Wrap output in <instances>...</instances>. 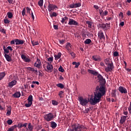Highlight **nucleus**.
Instances as JSON below:
<instances>
[{
    "label": "nucleus",
    "instance_id": "obj_1",
    "mask_svg": "<svg viewBox=\"0 0 131 131\" xmlns=\"http://www.w3.org/2000/svg\"><path fill=\"white\" fill-rule=\"evenodd\" d=\"M88 72L89 73H91V74H94V76H97L100 83L102 85V86H96L94 91V98H90L91 104H92L93 105H95V104L99 103L102 96H103L106 94L105 88L103 86V84L106 83V80L97 71L88 70Z\"/></svg>",
    "mask_w": 131,
    "mask_h": 131
},
{
    "label": "nucleus",
    "instance_id": "obj_2",
    "mask_svg": "<svg viewBox=\"0 0 131 131\" xmlns=\"http://www.w3.org/2000/svg\"><path fill=\"white\" fill-rule=\"evenodd\" d=\"M87 127L83 125H80L79 123H75L73 125L72 129H68V131H86Z\"/></svg>",
    "mask_w": 131,
    "mask_h": 131
},
{
    "label": "nucleus",
    "instance_id": "obj_3",
    "mask_svg": "<svg viewBox=\"0 0 131 131\" xmlns=\"http://www.w3.org/2000/svg\"><path fill=\"white\" fill-rule=\"evenodd\" d=\"M97 27L98 28L103 29V31H107L108 29H110L111 28V23H104L102 24L99 23L97 24Z\"/></svg>",
    "mask_w": 131,
    "mask_h": 131
},
{
    "label": "nucleus",
    "instance_id": "obj_4",
    "mask_svg": "<svg viewBox=\"0 0 131 131\" xmlns=\"http://www.w3.org/2000/svg\"><path fill=\"white\" fill-rule=\"evenodd\" d=\"M78 99L81 105H87L89 101L91 103V99H87L86 98H83L82 96H79Z\"/></svg>",
    "mask_w": 131,
    "mask_h": 131
},
{
    "label": "nucleus",
    "instance_id": "obj_5",
    "mask_svg": "<svg viewBox=\"0 0 131 131\" xmlns=\"http://www.w3.org/2000/svg\"><path fill=\"white\" fill-rule=\"evenodd\" d=\"M114 68V66L113 63V61L111 60V59L109 58V63L108 67H106V68H105V72H112L113 71V69Z\"/></svg>",
    "mask_w": 131,
    "mask_h": 131
},
{
    "label": "nucleus",
    "instance_id": "obj_6",
    "mask_svg": "<svg viewBox=\"0 0 131 131\" xmlns=\"http://www.w3.org/2000/svg\"><path fill=\"white\" fill-rule=\"evenodd\" d=\"M43 117L46 121H52L54 119V115L53 113H48L47 115H45Z\"/></svg>",
    "mask_w": 131,
    "mask_h": 131
},
{
    "label": "nucleus",
    "instance_id": "obj_7",
    "mask_svg": "<svg viewBox=\"0 0 131 131\" xmlns=\"http://www.w3.org/2000/svg\"><path fill=\"white\" fill-rule=\"evenodd\" d=\"M33 100V97L32 95H30L28 98V103H26L25 104V107H27V108H28L32 105V101Z\"/></svg>",
    "mask_w": 131,
    "mask_h": 131
},
{
    "label": "nucleus",
    "instance_id": "obj_8",
    "mask_svg": "<svg viewBox=\"0 0 131 131\" xmlns=\"http://www.w3.org/2000/svg\"><path fill=\"white\" fill-rule=\"evenodd\" d=\"M118 90L120 93L122 94H127V90L126 88H124V86H119Z\"/></svg>",
    "mask_w": 131,
    "mask_h": 131
},
{
    "label": "nucleus",
    "instance_id": "obj_9",
    "mask_svg": "<svg viewBox=\"0 0 131 131\" xmlns=\"http://www.w3.org/2000/svg\"><path fill=\"white\" fill-rule=\"evenodd\" d=\"M42 64L40 59L37 58L36 61H35V63H34V67H36V68H40Z\"/></svg>",
    "mask_w": 131,
    "mask_h": 131
},
{
    "label": "nucleus",
    "instance_id": "obj_10",
    "mask_svg": "<svg viewBox=\"0 0 131 131\" xmlns=\"http://www.w3.org/2000/svg\"><path fill=\"white\" fill-rule=\"evenodd\" d=\"M69 26H78V21L74 20V19H69Z\"/></svg>",
    "mask_w": 131,
    "mask_h": 131
},
{
    "label": "nucleus",
    "instance_id": "obj_11",
    "mask_svg": "<svg viewBox=\"0 0 131 131\" xmlns=\"http://www.w3.org/2000/svg\"><path fill=\"white\" fill-rule=\"evenodd\" d=\"M98 36L100 39H105V38L103 31H99L98 33Z\"/></svg>",
    "mask_w": 131,
    "mask_h": 131
},
{
    "label": "nucleus",
    "instance_id": "obj_12",
    "mask_svg": "<svg viewBox=\"0 0 131 131\" xmlns=\"http://www.w3.org/2000/svg\"><path fill=\"white\" fill-rule=\"evenodd\" d=\"M56 7H57L56 5H53V4H49V5L48 6V9L49 12H51L52 11V10H54Z\"/></svg>",
    "mask_w": 131,
    "mask_h": 131
},
{
    "label": "nucleus",
    "instance_id": "obj_13",
    "mask_svg": "<svg viewBox=\"0 0 131 131\" xmlns=\"http://www.w3.org/2000/svg\"><path fill=\"white\" fill-rule=\"evenodd\" d=\"M80 6H81L80 2H77V4H71L70 5V7H71V9H74L75 7H80Z\"/></svg>",
    "mask_w": 131,
    "mask_h": 131
},
{
    "label": "nucleus",
    "instance_id": "obj_14",
    "mask_svg": "<svg viewBox=\"0 0 131 131\" xmlns=\"http://www.w3.org/2000/svg\"><path fill=\"white\" fill-rule=\"evenodd\" d=\"M92 59L96 61H101V60H102V58H101V56L99 55H93L92 56Z\"/></svg>",
    "mask_w": 131,
    "mask_h": 131
},
{
    "label": "nucleus",
    "instance_id": "obj_15",
    "mask_svg": "<svg viewBox=\"0 0 131 131\" xmlns=\"http://www.w3.org/2000/svg\"><path fill=\"white\" fill-rule=\"evenodd\" d=\"M47 71L48 72H52L53 70V66L51 63H48L47 66Z\"/></svg>",
    "mask_w": 131,
    "mask_h": 131
},
{
    "label": "nucleus",
    "instance_id": "obj_16",
    "mask_svg": "<svg viewBox=\"0 0 131 131\" xmlns=\"http://www.w3.org/2000/svg\"><path fill=\"white\" fill-rule=\"evenodd\" d=\"M16 84H17V80H13L9 83L8 86L11 89V88H13V86H14V85H16Z\"/></svg>",
    "mask_w": 131,
    "mask_h": 131
},
{
    "label": "nucleus",
    "instance_id": "obj_17",
    "mask_svg": "<svg viewBox=\"0 0 131 131\" xmlns=\"http://www.w3.org/2000/svg\"><path fill=\"white\" fill-rule=\"evenodd\" d=\"M24 43V40L22 39H15V45L19 46V45H23Z\"/></svg>",
    "mask_w": 131,
    "mask_h": 131
},
{
    "label": "nucleus",
    "instance_id": "obj_18",
    "mask_svg": "<svg viewBox=\"0 0 131 131\" xmlns=\"http://www.w3.org/2000/svg\"><path fill=\"white\" fill-rule=\"evenodd\" d=\"M12 96L14 97V98H16V99H18L21 97V93L20 92H17L13 94Z\"/></svg>",
    "mask_w": 131,
    "mask_h": 131
},
{
    "label": "nucleus",
    "instance_id": "obj_19",
    "mask_svg": "<svg viewBox=\"0 0 131 131\" xmlns=\"http://www.w3.org/2000/svg\"><path fill=\"white\" fill-rule=\"evenodd\" d=\"M27 9V14H28L29 15H31V17L32 18V19H33V12L31 11V9L29 7H27L26 8ZM32 11L31 14L30 13V12Z\"/></svg>",
    "mask_w": 131,
    "mask_h": 131
},
{
    "label": "nucleus",
    "instance_id": "obj_20",
    "mask_svg": "<svg viewBox=\"0 0 131 131\" xmlns=\"http://www.w3.org/2000/svg\"><path fill=\"white\" fill-rule=\"evenodd\" d=\"M126 120V116H122V117H121V119L120 120V123H124V122H125Z\"/></svg>",
    "mask_w": 131,
    "mask_h": 131
},
{
    "label": "nucleus",
    "instance_id": "obj_21",
    "mask_svg": "<svg viewBox=\"0 0 131 131\" xmlns=\"http://www.w3.org/2000/svg\"><path fill=\"white\" fill-rule=\"evenodd\" d=\"M27 123H25V124H23V123H19L18 124V125H16V127L18 126V127H19V128H21V127H26V126H27Z\"/></svg>",
    "mask_w": 131,
    "mask_h": 131
},
{
    "label": "nucleus",
    "instance_id": "obj_22",
    "mask_svg": "<svg viewBox=\"0 0 131 131\" xmlns=\"http://www.w3.org/2000/svg\"><path fill=\"white\" fill-rule=\"evenodd\" d=\"M5 57L8 62H11L12 61V57L9 55V54H5Z\"/></svg>",
    "mask_w": 131,
    "mask_h": 131
},
{
    "label": "nucleus",
    "instance_id": "obj_23",
    "mask_svg": "<svg viewBox=\"0 0 131 131\" xmlns=\"http://www.w3.org/2000/svg\"><path fill=\"white\" fill-rule=\"evenodd\" d=\"M8 110H7L6 115L7 116H10V115H11V112L12 111V107H11V106H9L8 107Z\"/></svg>",
    "mask_w": 131,
    "mask_h": 131
},
{
    "label": "nucleus",
    "instance_id": "obj_24",
    "mask_svg": "<svg viewBox=\"0 0 131 131\" xmlns=\"http://www.w3.org/2000/svg\"><path fill=\"white\" fill-rule=\"evenodd\" d=\"M3 50L4 51L5 55H8V54H9V53H10V51L8 49V48H6V46H3Z\"/></svg>",
    "mask_w": 131,
    "mask_h": 131
},
{
    "label": "nucleus",
    "instance_id": "obj_25",
    "mask_svg": "<svg viewBox=\"0 0 131 131\" xmlns=\"http://www.w3.org/2000/svg\"><path fill=\"white\" fill-rule=\"evenodd\" d=\"M61 53H58V54H55V55H54L55 60H58V59H60V58H61Z\"/></svg>",
    "mask_w": 131,
    "mask_h": 131
},
{
    "label": "nucleus",
    "instance_id": "obj_26",
    "mask_svg": "<svg viewBox=\"0 0 131 131\" xmlns=\"http://www.w3.org/2000/svg\"><path fill=\"white\" fill-rule=\"evenodd\" d=\"M71 48V43H70V42H67V45L66 46V49H67V50H68V51H70Z\"/></svg>",
    "mask_w": 131,
    "mask_h": 131
},
{
    "label": "nucleus",
    "instance_id": "obj_27",
    "mask_svg": "<svg viewBox=\"0 0 131 131\" xmlns=\"http://www.w3.org/2000/svg\"><path fill=\"white\" fill-rule=\"evenodd\" d=\"M111 96L113 97V98H117L116 90L112 91Z\"/></svg>",
    "mask_w": 131,
    "mask_h": 131
},
{
    "label": "nucleus",
    "instance_id": "obj_28",
    "mask_svg": "<svg viewBox=\"0 0 131 131\" xmlns=\"http://www.w3.org/2000/svg\"><path fill=\"white\" fill-rule=\"evenodd\" d=\"M51 127L52 128H56L57 127V123L54 121H51Z\"/></svg>",
    "mask_w": 131,
    "mask_h": 131
},
{
    "label": "nucleus",
    "instance_id": "obj_29",
    "mask_svg": "<svg viewBox=\"0 0 131 131\" xmlns=\"http://www.w3.org/2000/svg\"><path fill=\"white\" fill-rule=\"evenodd\" d=\"M7 15L8 18H9V19H12V18H13V13L11 12H7Z\"/></svg>",
    "mask_w": 131,
    "mask_h": 131
},
{
    "label": "nucleus",
    "instance_id": "obj_30",
    "mask_svg": "<svg viewBox=\"0 0 131 131\" xmlns=\"http://www.w3.org/2000/svg\"><path fill=\"white\" fill-rule=\"evenodd\" d=\"M6 76V73L5 72L0 73V80H2Z\"/></svg>",
    "mask_w": 131,
    "mask_h": 131
},
{
    "label": "nucleus",
    "instance_id": "obj_31",
    "mask_svg": "<svg viewBox=\"0 0 131 131\" xmlns=\"http://www.w3.org/2000/svg\"><path fill=\"white\" fill-rule=\"evenodd\" d=\"M28 127L29 131H32V130L33 129V126L31 125V123H29L28 124Z\"/></svg>",
    "mask_w": 131,
    "mask_h": 131
},
{
    "label": "nucleus",
    "instance_id": "obj_32",
    "mask_svg": "<svg viewBox=\"0 0 131 131\" xmlns=\"http://www.w3.org/2000/svg\"><path fill=\"white\" fill-rule=\"evenodd\" d=\"M17 127V125H14L12 127H10L7 131H14V129Z\"/></svg>",
    "mask_w": 131,
    "mask_h": 131
},
{
    "label": "nucleus",
    "instance_id": "obj_33",
    "mask_svg": "<svg viewBox=\"0 0 131 131\" xmlns=\"http://www.w3.org/2000/svg\"><path fill=\"white\" fill-rule=\"evenodd\" d=\"M87 34L88 33H87V32L86 31H83V32H82L81 33V35L82 36L83 38H86Z\"/></svg>",
    "mask_w": 131,
    "mask_h": 131
},
{
    "label": "nucleus",
    "instance_id": "obj_34",
    "mask_svg": "<svg viewBox=\"0 0 131 131\" xmlns=\"http://www.w3.org/2000/svg\"><path fill=\"white\" fill-rule=\"evenodd\" d=\"M104 61L106 66H107L108 67L110 63V58H106V59H104Z\"/></svg>",
    "mask_w": 131,
    "mask_h": 131
},
{
    "label": "nucleus",
    "instance_id": "obj_35",
    "mask_svg": "<svg viewBox=\"0 0 131 131\" xmlns=\"http://www.w3.org/2000/svg\"><path fill=\"white\" fill-rule=\"evenodd\" d=\"M92 42V40H91V38H87L85 41H84V43L85 44H89L91 43Z\"/></svg>",
    "mask_w": 131,
    "mask_h": 131
},
{
    "label": "nucleus",
    "instance_id": "obj_36",
    "mask_svg": "<svg viewBox=\"0 0 131 131\" xmlns=\"http://www.w3.org/2000/svg\"><path fill=\"white\" fill-rule=\"evenodd\" d=\"M57 86L60 89H64V85H63V83H57Z\"/></svg>",
    "mask_w": 131,
    "mask_h": 131
},
{
    "label": "nucleus",
    "instance_id": "obj_37",
    "mask_svg": "<svg viewBox=\"0 0 131 131\" xmlns=\"http://www.w3.org/2000/svg\"><path fill=\"white\" fill-rule=\"evenodd\" d=\"M52 103L53 105H58V101H57V100H52Z\"/></svg>",
    "mask_w": 131,
    "mask_h": 131
},
{
    "label": "nucleus",
    "instance_id": "obj_38",
    "mask_svg": "<svg viewBox=\"0 0 131 131\" xmlns=\"http://www.w3.org/2000/svg\"><path fill=\"white\" fill-rule=\"evenodd\" d=\"M43 0H39L38 2L39 6H43Z\"/></svg>",
    "mask_w": 131,
    "mask_h": 131
},
{
    "label": "nucleus",
    "instance_id": "obj_39",
    "mask_svg": "<svg viewBox=\"0 0 131 131\" xmlns=\"http://www.w3.org/2000/svg\"><path fill=\"white\" fill-rule=\"evenodd\" d=\"M7 123L9 124V125H11L12 123H13V120L12 119H9L7 120Z\"/></svg>",
    "mask_w": 131,
    "mask_h": 131
},
{
    "label": "nucleus",
    "instance_id": "obj_40",
    "mask_svg": "<svg viewBox=\"0 0 131 131\" xmlns=\"http://www.w3.org/2000/svg\"><path fill=\"white\" fill-rule=\"evenodd\" d=\"M67 19H68L67 16H64V18H62L61 19V23H64V22L67 20Z\"/></svg>",
    "mask_w": 131,
    "mask_h": 131
},
{
    "label": "nucleus",
    "instance_id": "obj_41",
    "mask_svg": "<svg viewBox=\"0 0 131 131\" xmlns=\"http://www.w3.org/2000/svg\"><path fill=\"white\" fill-rule=\"evenodd\" d=\"M63 93L64 91H59L58 95L59 96H60V98H63V96H62V94H63Z\"/></svg>",
    "mask_w": 131,
    "mask_h": 131
},
{
    "label": "nucleus",
    "instance_id": "obj_42",
    "mask_svg": "<svg viewBox=\"0 0 131 131\" xmlns=\"http://www.w3.org/2000/svg\"><path fill=\"white\" fill-rule=\"evenodd\" d=\"M21 14L23 15V16H25V15L26 14V10L25 9V8H24L22 12H21Z\"/></svg>",
    "mask_w": 131,
    "mask_h": 131
},
{
    "label": "nucleus",
    "instance_id": "obj_43",
    "mask_svg": "<svg viewBox=\"0 0 131 131\" xmlns=\"http://www.w3.org/2000/svg\"><path fill=\"white\" fill-rule=\"evenodd\" d=\"M4 23L5 24H9V23H10V20H9L8 19H4Z\"/></svg>",
    "mask_w": 131,
    "mask_h": 131
},
{
    "label": "nucleus",
    "instance_id": "obj_44",
    "mask_svg": "<svg viewBox=\"0 0 131 131\" xmlns=\"http://www.w3.org/2000/svg\"><path fill=\"white\" fill-rule=\"evenodd\" d=\"M59 72H64V68H63V67H62L61 66H60L59 68Z\"/></svg>",
    "mask_w": 131,
    "mask_h": 131
},
{
    "label": "nucleus",
    "instance_id": "obj_45",
    "mask_svg": "<svg viewBox=\"0 0 131 131\" xmlns=\"http://www.w3.org/2000/svg\"><path fill=\"white\" fill-rule=\"evenodd\" d=\"M48 61H50V62H51L50 63H51L52 61H53V56H50V58H48Z\"/></svg>",
    "mask_w": 131,
    "mask_h": 131
},
{
    "label": "nucleus",
    "instance_id": "obj_46",
    "mask_svg": "<svg viewBox=\"0 0 131 131\" xmlns=\"http://www.w3.org/2000/svg\"><path fill=\"white\" fill-rule=\"evenodd\" d=\"M86 24H88L89 27H92V21H90V20L86 21Z\"/></svg>",
    "mask_w": 131,
    "mask_h": 131
},
{
    "label": "nucleus",
    "instance_id": "obj_47",
    "mask_svg": "<svg viewBox=\"0 0 131 131\" xmlns=\"http://www.w3.org/2000/svg\"><path fill=\"white\" fill-rule=\"evenodd\" d=\"M114 56H118L119 53L118 51H114L113 53Z\"/></svg>",
    "mask_w": 131,
    "mask_h": 131
},
{
    "label": "nucleus",
    "instance_id": "obj_48",
    "mask_svg": "<svg viewBox=\"0 0 131 131\" xmlns=\"http://www.w3.org/2000/svg\"><path fill=\"white\" fill-rule=\"evenodd\" d=\"M43 76V73L42 71H39L38 73V76L39 77H42Z\"/></svg>",
    "mask_w": 131,
    "mask_h": 131
},
{
    "label": "nucleus",
    "instance_id": "obj_49",
    "mask_svg": "<svg viewBox=\"0 0 131 131\" xmlns=\"http://www.w3.org/2000/svg\"><path fill=\"white\" fill-rule=\"evenodd\" d=\"M23 60L24 61V62H30V59H29L28 58L26 57L24 59H23Z\"/></svg>",
    "mask_w": 131,
    "mask_h": 131
},
{
    "label": "nucleus",
    "instance_id": "obj_50",
    "mask_svg": "<svg viewBox=\"0 0 131 131\" xmlns=\"http://www.w3.org/2000/svg\"><path fill=\"white\" fill-rule=\"evenodd\" d=\"M70 54L71 55V56L72 57V58H74L76 57V54H75V53L72 52V53H70Z\"/></svg>",
    "mask_w": 131,
    "mask_h": 131
},
{
    "label": "nucleus",
    "instance_id": "obj_51",
    "mask_svg": "<svg viewBox=\"0 0 131 131\" xmlns=\"http://www.w3.org/2000/svg\"><path fill=\"white\" fill-rule=\"evenodd\" d=\"M15 42H16V39L11 40L10 43L11 45H15Z\"/></svg>",
    "mask_w": 131,
    "mask_h": 131
},
{
    "label": "nucleus",
    "instance_id": "obj_52",
    "mask_svg": "<svg viewBox=\"0 0 131 131\" xmlns=\"http://www.w3.org/2000/svg\"><path fill=\"white\" fill-rule=\"evenodd\" d=\"M80 63L79 62H77V61H76V66H75V68H78V67L80 66Z\"/></svg>",
    "mask_w": 131,
    "mask_h": 131
},
{
    "label": "nucleus",
    "instance_id": "obj_53",
    "mask_svg": "<svg viewBox=\"0 0 131 131\" xmlns=\"http://www.w3.org/2000/svg\"><path fill=\"white\" fill-rule=\"evenodd\" d=\"M51 16H57V13H55V12H53V13H52V15H51Z\"/></svg>",
    "mask_w": 131,
    "mask_h": 131
},
{
    "label": "nucleus",
    "instance_id": "obj_54",
    "mask_svg": "<svg viewBox=\"0 0 131 131\" xmlns=\"http://www.w3.org/2000/svg\"><path fill=\"white\" fill-rule=\"evenodd\" d=\"M127 111H125L123 112V114H125V116H126V118L127 117V114H128Z\"/></svg>",
    "mask_w": 131,
    "mask_h": 131
},
{
    "label": "nucleus",
    "instance_id": "obj_55",
    "mask_svg": "<svg viewBox=\"0 0 131 131\" xmlns=\"http://www.w3.org/2000/svg\"><path fill=\"white\" fill-rule=\"evenodd\" d=\"M65 40H59V42L61 45H63L64 43Z\"/></svg>",
    "mask_w": 131,
    "mask_h": 131
},
{
    "label": "nucleus",
    "instance_id": "obj_56",
    "mask_svg": "<svg viewBox=\"0 0 131 131\" xmlns=\"http://www.w3.org/2000/svg\"><path fill=\"white\" fill-rule=\"evenodd\" d=\"M39 42L38 41H35V42H33V46H36V45H39Z\"/></svg>",
    "mask_w": 131,
    "mask_h": 131
},
{
    "label": "nucleus",
    "instance_id": "obj_57",
    "mask_svg": "<svg viewBox=\"0 0 131 131\" xmlns=\"http://www.w3.org/2000/svg\"><path fill=\"white\" fill-rule=\"evenodd\" d=\"M21 59H22L23 60H24V59H25V58H26V56H25V55L22 54V55H21Z\"/></svg>",
    "mask_w": 131,
    "mask_h": 131
},
{
    "label": "nucleus",
    "instance_id": "obj_58",
    "mask_svg": "<svg viewBox=\"0 0 131 131\" xmlns=\"http://www.w3.org/2000/svg\"><path fill=\"white\" fill-rule=\"evenodd\" d=\"M7 49L8 50H9L10 51H13V48H12V47L11 46H8L7 47Z\"/></svg>",
    "mask_w": 131,
    "mask_h": 131
},
{
    "label": "nucleus",
    "instance_id": "obj_59",
    "mask_svg": "<svg viewBox=\"0 0 131 131\" xmlns=\"http://www.w3.org/2000/svg\"><path fill=\"white\" fill-rule=\"evenodd\" d=\"M54 29H58L59 27H58V26L55 25V24H54Z\"/></svg>",
    "mask_w": 131,
    "mask_h": 131
},
{
    "label": "nucleus",
    "instance_id": "obj_60",
    "mask_svg": "<svg viewBox=\"0 0 131 131\" xmlns=\"http://www.w3.org/2000/svg\"><path fill=\"white\" fill-rule=\"evenodd\" d=\"M128 111H129V113L131 114V105H130V106L128 108Z\"/></svg>",
    "mask_w": 131,
    "mask_h": 131
},
{
    "label": "nucleus",
    "instance_id": "obj_61",
    "mask_svg": "<svg viewBox=\"0 0 131 131\" xmlns=\"http://www.w3.org/2000/svg\"><path fill=\"white\" fill-rule=\"evenodd\" d=\"M0 31L1 32H2L3 33H4V34H6V31H5V29H3L1 30Z\"/></svg>",
    "mask_w": 131,
    "mask_h": 131
},
{
    "label": "nucleus",
    "instance_id": "obj_62",
    "mask_svg": "<svg viewBox=\"0 0 131 131\" xmlns=\"http://www.w3.org/2000/svg\"><path fill=\"white\" fill-rule=\"evenodd\" d=\"M108 14V11L107 10H105V11L103 12V15H107Z\"/></svg>",
    "mask_w": 131,
    "mask_h": 131
},
{
    "label": "nucleus",
    "instance_id": "obj_63",
    "mask_svg": "<svg viewBox=\"0 0 131 131\" xmlns=\"http://www.w3.org/2000/svg\"><path fill=\"white\" fill-rule=\"evenodd\" d=\"M81 73L82 74H85V71H84V70H81Z\"/></svg>",
    "mask_w": 131,
    "mask_h": 131
},
{
    "label": "nucleus",
    "instance_id": "obj_64",
    "mask_svg": "<svg viewBox=\"0 0 131 131\" xmlns=\"http://www.w3.org/2000/svg\"><path fill=\"white\" fill-rule=\"evenodd\" d=\"M127 14L129 16V15H131V11L130 10H128L127 12Z\"/></svg>",
    "mask_w": 131,
    "mask_h": 131
}]
</instances>
